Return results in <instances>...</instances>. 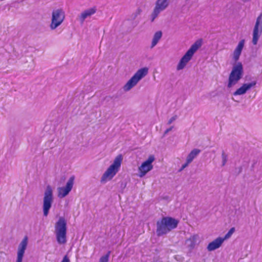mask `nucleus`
Segmentation results:
<instances>
[{
  "mask_svg": "<svg viewBox=\"0 0 262 262\" xmlns=\"http://www.w3.org/2000/svg\"><path fill=\"white\" fill-rule=\"evenodd\" d=\"M179 221L171 216H163L156 223V234L160 237L166 235L176 229Z\"/></svg>",
  "mask_w": 262,
  "mask_h": 262,
  "instance_id": "1",
  "label": "nucleus"
},
{
  "mask_svg": "<svg viewBox=\"0 0 262 262\" xmlns=\"http://www.w3.org/2000/svg\"><path fill=\"white\" fill-rule=\"evenodd\" d=\"M203 39H199L193 43L185 54L180 59L177 67V70L183 69L186 64L191 59L195 52L202 46Z\"/></svg>",
  "mask_w": 262,
  "mask_h": 262,
  "instance_id": "2",
  "label": "nucleus"
},
{
  "mask_svg": "<svg viewBox=\"0 0 262 262\" xmlns=\"http://www.w3.org/2000/svg\"><path fill=\"white\" fill-rule=\"evenodd\" d=\"M56 237L59 244L67 242V223L64 217H60L55 225Z\"/></svg>",
  "mask_w": 262,
  "mask_h": 262,
  "instance_id": "3",
  "label": "nucleus"
},
{
  "mask_svg": "<svg viewBox=\"0 0 262 262\" xmlns=\"http://www.w3.org/2000/svg\"><path fill=\"white\" fill-rule=\"evenodd\" d=\"M123 160L121 154L118 155L115 159L113 163L109 166L102 175L101 178V182H105L106 179L111 180L118 171Z\"/></svg>",
  "mask_w": 262,
  "mask_h": 262,
  "instance_id": "4",
  "label": "nucleus"
},
{
  "mask_svg": "<svg viewBox=\"0 0 262 262\" xmlns=\"http://www.w3.org/2000/svg\"><path fill=\"white\" fill-rule=\"evenodd\" d=\"M243 74L244 68L242 62H237L234 64L229 76L227 87L231 88L236 84L242 78Z\"/></svg>",
  "mask_w": 262,
  "mask_h": 262,
  "instance_id": "5",
  "label": "nucleus"
},
{
  "mask_svg": "<svg viewBox=\"0 0 262 262\" xmlns=\"http://www.w3.org/2000/svg\"><path fill=\"white\" fill-rule=\"evenodd\" d=\"M148 71V69L146 67L139 69L124 85V91L127 92L132 89L141 79L147 74Z\"/></svg>",
  "mask_w": 262,
  "mask_h": 262,
  "instance_id": "6",
  "label": "nucleus"
},
{
  "mask_svg": "<svg viewBox=\"0 0 262 262\" xmlns=\"http://www.w3.org/2000/svg\"><path fill=\"white\" fill-rule=\"evenodd\" d=\"M53 202V190L51 186L48 185L45 190L44 197L43 199L42 210L43 214L45 216H47L49 214Z\"/></svg>",
  "mask_w": 262,
  "mask_h": 262,
  "instance_id": "7",
  "label": "nucleus"
},
{
  "mask_svg": "<svg viewBox=\"0 0 262 262\" xmlns=\"http://www.w3.org/2000/svg\"><path fill=\"white\" fill-rule=\"evenodd\" d=\"M64 17V13L62 9H58L53 10L50 25L51 29L54 30L59 26L63 22Z\"/></svg>",
  "mask_w": 262,
  "mask_h": 262,
  "instance_id": "8",
  "label": "nucleus"
},
{
  "mask_svg": "<svg viewBox=\"0 0 262 262\" xmlns=\"http://www.w3.org/2000/svg\"><path fill=\"white\" fill-rule=\"evenodd\" d=\"M155 159L154 155H150L148 159L144 161L140 166L139 167L138 171L140 177H143L148 172L152 169L153 165L152 163L154 161Z\"/></svg>",
  "mask_w": 262,
  "mask_h": 262,
  "instance_id": "9",
  "label": "nucleus"
},
{
  "mask_svg": "<svg viewBox=\"0 0 262 262\" xmlns=\"http://www.w3.org/2000/svg\"><path fill=\"white\" fill-rule=\"evenodd\" d=\"M262 33V14L257 18L253 31L252 43L254 45L257 43L259 36Z\"/></svg>",
  "mask_w": 262,
  "mask_h": 262,
  "instance_id": "10",
  "label": "nucleus"
},
{
  "mask_svg": "<svg viewBox=\"0 0 262 262\" xmlns=\"http://www.w3.org/2000/svg\"><path fill=\"white\" fill-rule=\"evenodd\" d=\"M75 180V177L74 176H71L68 181L67 182L66 186L59 187L58 196L59 198H63L69 194L70 192L71 191L73 186L74 184V181Z\"/></svg>",
  "mask_w": 262,
  "mask_h": 262,
  "instance_id": "11",
  "label": "nucleus"
},
{
  "mask_svg": "<svg viewBox=\"0 0 262 262\" xmlns=\"http://www.w3.org/2000/svg\"><path fill=\"white\" fill-rule=\"evenodd\" d=\"M28 237L25 236L18 245L16 262H22L28 244Z\"/></svg>",
  "mask_w": 262,
  "mask_h": 262,
  "instance_id": "12",
  "label": "nucleus"
},
{
  "mask_svg": "<svg viewBox=\"0 0 262 262\" xmlns=\"http://www.w3.org/2000/svg\"><path fill=\"white\" fill-rule=\"evenodd\" d=\"M256 83V80L253 81L250 83H244L240 88L233 92V95L234 96L244 95L246 94L251 88L254 86Z\"/></svg>",
  "mask_w": 262,
  "mask_h": 262,
  "instance_id": "13",
  "label": "nucleus"
},
{
  "mask_svg": "<svg viewBox=\"0 0 262 262\" xmlns=\"http://www.w3.org/2000/svg\"><path fill=\"white\" fill-rule=\"evenodd\" d=\"M224 242V239L222 237H219L212 242L209 243L207 247L208 251H213L219 248Z\"/></svg>",
  "mask_w": 262,
  "mask_h": 262,
  "instance_id": "14",
  "label": "nucleus"
},
{
  "mask_svg": "<svg viewBox=\"0 0 262 262\" xmlns=\"http://www.w3.org/2000/svg\"><path fill=\"white\" fill-rule=\"evenodd\" d=\"M245 42V39H242L238 42L237 46L233 52V59L235 62H236L239 59V57L244 47Z\"/></svg>",
  "mask_w": 262,
  "mask_h": 262,
  "instance_id": "15",
  "label": "nucleus"
},
{
  "mask_svg": "<svg viewBox=\"0 0 262 262\" xmlns=\"http://www.w3.org/2000/svg\"><path fill=\"white\" fill-rule=\"evenodd\" d=\"M97 9L96 7L88 9L82 12L79 16V19L80 23L82 24L83 23L84 20L89 16H91L93 14L96 13Z\"/></svg>",
  "mask_w": 262,
  "mask_h": 262,
  "instance_id": "16",
  "label": "nucleus"
},
{
  "mask_svg": "<svg viewBox=\"0 0 262 262\" xmlns=\"http://www.w3.org/2000/svg\"><path fill=\"white\" fill-rule=\"evenodd\" d=\"M168 4L167 0H157L154 8L161 12L168 7Z\"/></svg>",
  "mask_w": 262,
  "mask_h": 262,
  "instance_id": "17",
  "label": "nucleus"
},
{
  "mask_svg": "<svg viewBox=\"0 0 262 262\" xmlns=\"http://www.w3.org/2000/svg\"><path fill=\"white\" fill-rule=\"evenodd\" d=\"M162 32L161 31H157L154 35L152 40L151 48L154 47L159 42L162 36Z\"/></svg>",
  "mask_w": 262,
  "mask_h": 262,
  "instance_id": "18",
  "label": "nucleus"
},
{
  "mask_svg": "<svg viewBox=\"0 0 262 262\" xmlns=\"http://www.w3.org/2000/svg\"><path fill=\"white\" fill-rule=\"evenodd\" d=\"M201 150L198 148L192 149L187 157L188 162H191L201 152Z\"/></svg>",
  "mask_w": 262,
  "mask_h": 262,
  "instance_id": "19",
  "label": "nucleus"
},
{
  "mask_svg": "<svg viewBox=\"0 0 262 262\" xmlns=\"http://www.w3.org/2000/svg\"><path fill=\"white\" fill-rule=\"evenodd\" d=\"M198 237V236L197 235H194L187 240V243H190L188 246L191 249H192L195 247V246L196 244Z\"/></svg>",
  "mask_w": 262,
  "mask_h": 262,
  "instance_id": "20",
  "label": "nucleus"
},
{
  "mask_svg": "<svg viewBox=\"0 0 262 262\" xmlns=\"http://www.w3.org/2000/svg\"><path fill=\"white\" fill-rule=\"evenodd\" d=\"M161 12L157 10L156 9L154 8L153 12L150 15V21L151 22L154 21L155 19L158 17L159 13Z\"/></svg>",
  "mask_w": 262,
  "mask_h": 262,
  "instance_id": "21",
  "label": "nucleus"
},
{
  "mask_svg": "<svg viewBox=\"0 0 262 262\" xmlns=\"http://www.w3.org/2000/svg\"><path fill=\"white\" fill-rule=\"evenodd\" d=\"M161 12L157 10L156 9L154 8L153 12L150 15V21L151 22L154 21L155 19L158 17L159 13Z\"/></svg>",
  "mask_w": 262,
  "mask_h": 262,
  "instance_id": "22",
  "label": "nucleus"
},
{
  "mask_svg": "<svg viewBox=\"0 0 262 262\" xmlns=\"http://www.w3.org/2000/svg\"><path fill=\"white\" fill-rule=\"evenodd\" d=\"M111 253V251H108L106 254L100 257L99 262H108Z\"/></svg>",
  "mask_w": 262,
  "mask_h": 262,
  "instance_id": "23",
  "label": "nucleus"
},
{
  "mask_svg": "<svg viewBox=\"0 0 262 262\" xmlns=\"http://www.w3.org/2000/svg\"><path fill=\"white\" fill-rule=\"evenodd\" d=\"M235 228L232 227L228 231V232L225 234L224 237H222V239H224V241L225 239H227L231 237L232 234L235 231Z\"/></svg>",
  "mask_w": 262,
  "mask_h": 262,
  "instance_id": "24",
  "label": "nucleus"
},
{
  "mask_svg": "<svg viewBox=\"0 0 262 262\" xmlns=\"http://www.w3.org/2000/svg\"><path fill=\"white\" fill-rule=\"evenodd\" d=\"M142 12V10L141 9V8L140 7L138 8L136 10L135 12L132 14V19H135L138 15L141 14Z\"/></svg>",
  "mask_w": 262,
  "mask_h": 262,
  "instance_id": "25",
  "label": "nucleus"
},
{
  "mask_svg": "<svg viewBox=\"0 0 262 262\" xmlns=\"http://www.w3.org/2000/svg\"><path fill=\"white\" fill-rule=\"evenodd\" d=\"M222 166H224L228 160V156L225 154L224 151H222Z\"/></svg>",
  "mask_w": 262,
  "mask_h": 262,
  "instance_id": "26",
  "label": "nucleus"
},
{
  "mask_svg": "<svg viewBox=\"0 0 262 262\" xmlns=\"http://www.w3.org/2000/svg\"><path fill=\"white\" fill-rule=\"evenodd\" d=\"M243 170L242 166H239L238 167H235L234 170L233 174L235 176H238L240 174Z\"/></svg>",
  "mask_w": 262,
  "mask_h": 262,
  "instance_id": "27",
  "label": "nucleus"
},
{
  "mask_svg": "<svg viewBox=\"0 0 262 262\" xmlns=\"http://www.w3.org/2000/svg\"><path fill=\"white\" fill-rule=\"evenodd\" d=\"M189 162V161L186 159V162L182 165L181 168L179 170V171H182V170H183L185 168H186L188 166V165L190 163V162Z\"/></svg>",
  "mask_w": 262,
  "mask_h": 262,
  "instance_id": "28",
  "label": "nucleus"
},
{
  "mask_svg": "<svg viewBox=\"0 0 262 262\" xmlns=\"http://www.w3.org/2000/svg\"><path fill=\"white\" fill-rule=\"evenodd\" d=\"M177 118V116L175 115L172 117L168 121L167 124L169 125L171 124L174 121H175Z\"/></svg>",
  "mask_w": 262,
  "mask_h": 262,
  "instance_id": "29",
  "label": "nucleus"
},
{
  "mask_svg": "<svg viewBox=\"0 0 262 262\" xmlns=\"http://www.w3.org/2000/svg\"><path fill=\"white\" fill-rule=\"evenodd\" d=\"M127 183L125 181H122L120 183V188L123 190L126 187Z\"/></svg>",
  "mask_w": 262,
  "mask_h": 262,
  "instance_id": "30",
  "label": "nucleus"
},
{
  "mask_svg": "<svg viewBox=\"0 0 262 262\" xmlns=\"http://www.w3.org/2000/svg\"><path fill=\"white\" fill-rule=\"evenodd\" d=\"M61 262H70V260L69 257L68 256V255H66L63 256Z\"/></svg>",
  "mask_w": 262,
  "mask_h": 262,
  "instance_id": "31",
  "label": "nucleus"
},
{
  "mask_svg": "<svg viewBox=\"0 0 262 262\" xmlns=\"http://www.w3.org/2000/svg\"><path fill=\"white\" fill-rule=\"evenodd\" d=\"M173 127V126H172L170 127L169 128L166 129L164 133L163 136H165L170 131H171L172 130Z\"/></svg>",
  "mask_w": 262,
  "mask_h": 262,
  "instance_id": "32",
  "label": "nucleus"
},
{
  "mask_svg": "<svg viewBox=\"0 0 262 262\" xmlns=\"http://www.w3.org/2000/svg\"><path fill=\"white\" fill-rule=\"evenodd\" d=\"M16 145H15L13 147H11L10 150L11 151L12 150L13 153L14 152V150L16 148Z\"/></svg>",
  "mask_w": 262,
  "mask_h": 262,
  "instance_id": "33",
  "label": "nucleus"
},
{
  "mask_svg": "<svg viewBox=\"0 0 262 262\" xmlns=\"http://www.w3.org/2000/svg\"><path fill=\"white\" fill-rule=\"evenodd\" d=\"M112 98H117V96H113V97H112Z\"/></svg>",
  "mask_w": 262,
  "mask_h": 262,
  "instance_id": "34",
  "label": "nucleus"
}]
</instances>
